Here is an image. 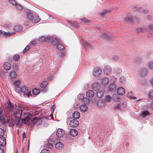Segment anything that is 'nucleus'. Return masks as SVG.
Instances as JSON below:
<instances>
[{"mask_svg": "<svg viewBox=\"0 0 153 153\" xmlns=\"http://www.w3.org/2000/svg\"><path fill=\"white\" fill-rule=\"evenodd\" d=\"M7 106L8 107L11 114L16 120L21 119L24 124L29 126L31 123L30 120L32 114L30 112L26 111L22 114V110L20 108H17L14 104L12 103L9 100H7Z\"/></svg>", "mask_w": 153, "mask_h": 153, "instance_id": "nucleus-1", "label": "nucleus"}, {"mask_svg": "<svg viewBox=\"0 0 153 153\" xmlns=\"http://www.w3.org/2000/svg\"><path fill=\"white\" fill-rule=\"evenodd\" d=\"M39 40L42 41H43L45 40H48L51 42L52 44L54 45H56L58 42V41L57 39L51 37H48L46 38H45L44 37H41L40 38Z\"/></svg>", "mask_w": 153, "mask_h": 153, "instance_id": "nucleus-2", "label": "nucleus"}, {"mask_svg": "<svg viewBox=\"0 0 153 153\" xmlns=\"http://www.w3.org/2000/svg\"><path fill=\"white\" fill-rule=\"evenodd\" d=\"M102 73V70L100 67H97L94 68L92 74L94 77H98Z\"/></svg>", "mask_w": 153, "mask_h": 153, "instance_id": "nucleus-3", "label": "nucleus"}, {"mask_svg": "<svg viewBox=\"0 0 153 153\" xmlns=\"http://www.w3.org/2000/svg\"><path fill=\"white\" fill-rule=\"evenodd\" d=\"M111 67L109 65L105 66L103 70L104 73L107 75H109L111 73Z\"/></svg>", "mask_w": 153, "mask_h": 153, "instance_id": "nucleus-4", "label": "nucleus"}, {"mask_svg": "<svg viewBox=\"0 0 153 153\" xmlns=\"http://www.w3.org/2000/svg\"><path fill=\"white\" fill-rule=\"evenodd\" d=\"M21 92L23 93L24 95L28 96L29 97L31 95L30 91H28L27 88L25 85H23L21 87Z\"/></svg>", "mask_w": 153, "mask_h": 153, "instance_id": "nucleus-5", "label": "nucleus"}, {"mask_svg": "<svg viewBox=\"0 0 153 153\" xmlns=\"http://www.w3.org/2000/svg\"><path fill=\"white\" fill-rule=\"evenodd\" d=\"M78 125V121L75 119L71 120L70 122V125L71 127H76Z\"/></svg>", "mask_w": 153, "mask_h": 153, "instance_id": "nucleus-6", "label": "nucleus"}, {"mask_svg": "<svg viewBox=\"0 0 153 153\" xmlns=\"http://www.w3.org/2000/svg\"><path fill=\"white\" fill-rule=\"evenodd\" d=\"M65 132V131L63 129L59 128L56 131V134L58 137H60L63 136Z\"/></svg>", "mask_w": 153, "mask_h": 153, "instance_id": "nucleus-7", "label": "nucleus"}, {"mask_svg": "<svg viewBox=\"0 0 153 153\" xmlns=\"http://www.w3.org/2000/svg\"><path fill=\"white\" fill-rule=\"evenodd\" d=\"M100 84L97 82L94 83L92 85V89L95 91H98L100 88Z\"/></svg>", "mask_w": 153, "mask_h": 153, "instance_id": "nucleus-8", "label": "nucleus"}, {"mask_svg": "<svg viewBox=\"0 0 153 153\" xmlns=\"http://www.w3.org/2000/svg\"><path fill=\"white\" fill-rule=\"evenodd\" d=\"M88 106L85 104H82L79 107L80 111L82 112H86L88 110Z\"/></svg>", "mask_w": 153, "mask_h": 153, "instance_id": "nucleus-9", "label": "nucleus"}, {"mask_svg": "<svg viewBox=\"0 0 153 153\" xmlns=\"http://www.w3.org/2000/svg\"><path fill=\"white\" fill-rule=\"evenodd\" d=\"M101 83L103 85H106L109 83L108 79L107 77H104L101 79Z\"/></svg>", "mask_w": 153, "mask_h": 153, "instance_id": "nucleus-10", "label": "nucleus"}, {"mask_svg": "<svg viewBox=\"0 0 153 153\" xmlns=\"http://www.w3.org/2000/svg\"><path fill=\"white\" fill-rule=\"evenodd\" d=\"M125 21L133 23L134 21V18L133 17L132 15L128 16L125 18Z\"/></svg>", "mask_w": 153, "mask_h": 153, "instance_id": "nucleus-11", "label": "nucleus"}, {"mask_svg": "<svg viewBox=\"0 0 153 153\" xmlns=\"http://www.w3.org/2000/svg\"><path fill=\"white\" fill-rule=\"evenodd\" d=\"M117 92L119 95H123L125 93V91L123 88L120 87L117 89Z\"/></svg>", "mask_w": 153, "mask_h": 153, "instance_id": "nucleus-12", "label": "nucleus"}, {"mask_svg": "<svg viewBox=\"0 0 153 153\" xmlns=\"http://www.w3.org/2000/svg\"><path fill=\"white\" fill-rule=\"evenodd\" d=\"M94 95V92L91 90H89L86 92V96L89 98L93 97Z\"/></svg>", "mask_w": 153, "mask_h": 153, "instance_id": "nucleus-13", "label": "nucleus"}, {"mask_svg": "<svg viewBox=\"0 0 153 153\" xmlns=\"http://www.w3.org/2000/svg\"><path fill=\"white\" fill-rule=\"evenodd\" d=\"M6 144V141L5 138L0 139V147H4Z\"/></svg>", "mask_w": 153, "mask_h": 153, "instance_id": "nucleus-14", "label": "nucleus"}, {"mask_svg": "<svg viewBox=\"0 0 153 153\" xmlns=\"http://www.w3.org/2000/svg\"><path fill=\"white\" fill-rule=\"evenodd\" d=\"M142 60V58H141L140 56L136 57L134 59V62L137 64H140Z\"/></svg>", "mask_w": 153, "mask_h": 153, "instance_id": "nucleus-15", "label": "nucleus"}, {"mask_svg": "<svg viewBox=\"0 0 153 153\" xmlns=\"http://www.w3.org/2000/svg\"><path fill=\"white\" fill-rule=\"evenodd\" d=\"M109 89L111 92H114L116 90V87L114 84L112 83L109 85Z\"/></svg>", "mask_w": 153, "mask_h": 153, "instance_id": "nucleus-16", "label": "nucleus"}, {"mask_svg": "<svg viewBox=\"0 0 153 153\" xmlns=\"http://www.w3.org/2000/svg\"><path fill=\"white\" fill-rule=\"evenodd\" d=\"M73 117L75 119H78L80 117V114L78 111H75L72 114Z\"/></svg>", "mask_w": 153, "mask_h": 153, "instance_id": "nucleus-17", "label": "nucleus"}, {"mask_svg": "<svg viewBox=\"0 0 153 153\" xmlns=\"http://www.w3.org/2000/svg\"><path fill=\"white\" fill-rule=\"evenodd\" d=\"M3 67L4 69L6 70H9L11 68V65L8 62H6L3 65Z\"/></svg>", "mask_w": 153, "mask_h": 153, "instance_id": "nucleus-18", "label": "nucleus"}, {"mask_svg": "<svg viewBox=\"0 0 153 153\" xmlns=\"http://www.w3.org/2000/svg\"><path fill=\"white\" fill-rule=\"evenodd\" d=\"M137 74L139 77L143 78V69L142 68L139 69L137 71Z\"/></svg>", "mask_w": 153, "mask_h": 153, "instance_id": "nucleus-19", "label": "nucleus"}, {"mask_svg": "<svg viewBox=\"0 0 153 153\" xmlns=\"http://www.w3.org/2000/svg\"><path fill=\"white\" fill-rule=\"evenodd\" d=\"M63 144L61 142H58L55 145L56 148L58 149H60L64 147Z\"/></svg>", "mask_w": 153, "mask_h": 153, "instance_id": "nucleus-20", "label": "nucleus"}, {"mask_svg": "<svg viewBox=\"0 0 153 153\" xmlns=\"http://www.w3.org/2000/svg\"><path fill=\"white\" fill-rule=\"evenodd\" d=\"M40 21L39 17L36 16H34L32 19H31V21L33 23H37Z\"/></svg>", "mask_w": 153, "mask_h": 153, "instance_id": "nucleus-21", "label": "nucleus"}, {"mask_svg": "<svg viewBox=\"0 0 153 153\" xmlns=\"http://www.w3.org/2000/svg\"><path fill=\"white\" fill-rule=\"evenodd\" d=\"M70 134L73 136H75L78 134V132L76 129H72L70 131Z\"/></svg>", "mask_w": 153, "mask_h": 153, "instance_id": "nucleus-22", "label": "nucleus"}, {"mask_svg": "<svg viewBox=\"0 0 153 153\" xmlns=\"http://www.w3.org/2000/svg\"><path fill=\"white\" fill-rule=\"evenodd\" d=\"M112 98L111 97L108 95H107L105 96L104 98L105 102H110Z\"/></svg>", "mask_w": 153, "mask_h": 153, "instance_id": "nucleus-23", "label": "nucleus"}, {"mask_svg": "<svg viewBox=\"0 0 153 153\" xmlns=\"http://www.w3.org/2000/svg\"><path fill=\"white\" fill-rule=\"evenodd\" d=\"M7 119L5 117H0V125L4 124L6 122Z\"/></svg>", "mask_w": 153, "mask_h": 153, "instance_id": "nucleus-24", "label": "nucleus"}, {"mask_svg": "<svg viewBox=\"0 0 153 153\" xmlns=\"http://www.w3.org/2000/svg\"><path fill=\"white\" fill-rule=\"evenodd\" d=\"M52 140L51 139L49 140L47 143V146L49 149H51L53 147Z\"/></svg>", "mask_w": 153, "mask_h": 153, "instance_id": "nucleus-25", "label": "nucleus"}, {"mask_svg": "<svg viewBox=\"0 0 153 153\" xmlns=\"http://www.w3.org/2000/svg\"><path fill=\"white\" fill-rule=\"evenodd\" d=\"M97 105L98 106L101 107L104 106L105 103L103 100H99L97 102Z\"/></svg>", "mask_w": 153, "mask_h": 153, "instance_id": "nucleus-26", "label": "nucleus"}, {"mask_svg": "<svg viewBox=\"0 0 153 153\" xmlns=\"http://www.w3.org/2000/svg\"><path fill=\"white\" fill-rule=\"evenodd\" d=\"M127 96L131 99H135L136 98L133 97V94L131 91L129 92L127 94Z\"/></svg>", "mask_w": 153, "mask_h": 153, "instance_id": "nucleus-27", "label": "nucleus"}, {"mask_svg": "<svg viewBox=\"0 0 153 153\" xmlns=\"http://www.w3.org/2000/svg\"><path fill=\"white\" fill-rule=\"evenodd\" d=\"M39 120V118L38 117H34L33 119H32L31 120V124H32L33 125L36 122H37L38 120Z\"/></svg>", "mask_w": 153, "mask_h": 153, "instance_id": "nucleus-28", "label": "nucleus"}, {"mask_svg": "<svg viewBox=\"0 0 153 153\" xmlns=\"http://www.w3.org/2000/svg\"><path fill=\"white\" fill-rule=\"evenodd\" d=\"M126 78L124 76H121L119 78V81L122 83H124L126 82Z\"/></svg>", "mask_w": 153, "mask_h": 153, "instance_id": "nucleus-29", "label": "nucleus"}, {"mask_svg": "<svg viewBox=\"0 0 153 153\" xmlns=\"http://www.w3.org/2000/svg\"><path fill=\"white\" fill-rule=\"evenodd\" d=\"M21 87H15L14 90L17 93L19 94L21 92Z\"/></svg>", "mask_w": 153, "mask_h": 153, "instance_id": "nucleus-30", "label": "nucleus"}, {"mask_svg": "<svg viewBox=\"0 0 153 153\" xmlns=\"http://www.w3.org/2000/svg\"><path fill=\"white\" fill-rule=\"evenodd\" d=\"M48 84V82L47 81H45L43 82L40 84V87L41 88H44L46 87Z\"/></svg>", "mask_w": 153, "mask_h": 153, "instance_id": "nucleus-31", "label": "nucleus"}, {"mask_svg": "<svg viewBox=\"0 0 153 153\" xmlns=\"http://www.w3.org/2000/svg\"><path fill=\"white\" fill-rule=\"evenodd\" d=\"M33 16V15L32 13L31 12H28L27 14V17L30 21H31V19H32Z\"/></svg>", "mask_w": 153, "mask_h": 153, "instance_id": "nucleus-32", "label": "nucleus"}, {"mask_svg": "<svg viewBox=\"0 0 153 153\" xmlns=\"http://www.w3.org/2000/svg\"><path fill=\"white\" fill-rule=\"evenodd\" d=\"M10 76L13 78H15L16 76V73L15 72H10L9 73Z\"/></svg>", "mask_w": 153, "mask_h": 153, "instance_id": "nucleus-33", "label": "nucleus"}, {"mask_svg": "<svg viewBox=\"0 0 153 153\" xmlns=\"http://www.w3.org/2000/svg\"><path fill=\"white\" fill-rule=\"evenodd\" d=\"M21 82L19 80H17L14 82V85L15 87L18 86L19 87L21 84Z\"/></svg>", "mask_w": 153, "mask_h": 153, "instance_id": "nucleus-34", "label": "nucleus"}, {"mask_svg": "<svg viewBox=\"0 0 153 153\" xmlns=\"http://www.w3.org/2000/svg\"><path fill=\"white\" fill-rule=\"evenodd\" d=\"M40 91L37 89H34L32 91V93L33 95H36L39 93Z\"/></svg>", "mask_w": 153, "mask_h": 153, "instance_id": "nucleus-35", "label": "nucleus"}, {"mask_svg": "<svg viewBox=\"0 0 153 153\" xmlns=\"http://www.w3.org/2000/svg\"><path fill=\"white\" fill-rule=\"evenodd\" d=\"M101 37L105 39L108 40L109 39V36L105 34H102L101 35Z\"/></svg>", "mask_w": 153, "mask_h": 153, "instance_id": "nucleus-36", "label": "nucleus"}, {"mask_svg": "<svg viewBox=\"0 0 153 153\" xmlns=\"http://www.w3.org/2000/svg\"><path fill=\"white\" fill-rule=\"evenodd\" d=\"M96 95L99 98H101L103 95V93L101 91H98L96 93Z\"/></svg>", "mask_w": 153, "mask_h": 153, "instance_id": "nucleus-37", "label": "nucleus"}, {"mask_svg": "<svg viewBox=\"0 0 153 153\" xmlns=\"http://www.w3.org/2000/svg\"><path fill=\"white\" fill-rule=\"evenodd\" d=\"M113 98L114 100L117 102H119L120 101V99L119 97L116 95H114Z\"/></svg>", "mask_w": 153, "mask_h": 153, "instance_id": "nucleus-38", "label": "nucleus"}, {"mask_svg": "<svg viewBox=\"0 0 153 153\" xmlns=\"http://www.w3.org/2000/svg\"><path fill=\"white\" fill-rule=\"evenodd\" d=\"M122 72V70L120 68H117L116 70L115 73L117 74H120Z\"/></svg>", "mask_w": 153, "mask_h": 153, "instance_id": "nucleus-39", "label": "nucleus"}, {"mask_svg": "<svg viewBox=\"0 0 153 153\" xmlns=\"http://www.w3.org/2000/svg\"><path fill=\"white\" fill-rule=\"evenodd\" d=\"M57 48L59 50H61L64 48V46L61 44H59L57 45Z\"/></svg>", "mask_w": 153, "mask_h": 153, "instance_id": "nucleus-40", "label": "nucleus"}, {"mask_svg": "<svg viewBox=\"0 0 153 153\" xmlns=\"http://www.w3.org/2000/svg\"><path fill=\"white\" fill-rule=\"evenodd\" d=\"M148 65L151 70H153V61L149 62Z\"/></svg>", "mask_w": 153, "mask_h": 153, "instance_id": "nucleus-41", "label": "nucleus"}, {"mask_svg": "<svg viewBox=\"0 0 153 153\" xmlns=\"http://www.w3.org/2000/svg\"><path fill=\"white\" fill-rule=\"evenodd\" d=\"M112 59L113 60L117 61L119 60V57L117 56L114 55L112 57Z\"/></svg>", "mask_w": 153, "mask_h": 153, "instance_id": "nucleus-42", "label": "nucleus"}, {"mask_svg": "<svg viewBox=\"0 0 153 153\" xmlns=\"http://www.w3.org/2000/svg\"><path fill=\"white\" fill-rule=\"evenodd\" d=\"M20 56L18 54H16L13 56V58L15 61H17L19 59Z\"/></svg>", "mask_w": 153, "mask_h": 153, "instance_id": "nucleus-43", "label": "nucleus"}, {"mask_svg": "<svg viewBox=\"0 0 153 153\" xmlns=\"http://www.w3.org/2000/svg\"><path fill=\"white\" fill-rule=\"evenodd\" d=\"M4 132L2 128H0V138L2 137L4 135Z\"/></svg>", "mask_w": 153, "mask_h": 153, "instance_id": "nucleus-44", "label": "nucleus"}, {"mask_svg": "<svg viewBox=\"0 0 153 153\" xmlns=\"http://www.w3.org/2000/svg\"><path fill=\"white\" fill-rule=\"evenodd\" d=\"M14 33L4 32L3 34L6 36H10L14 34Z\"/></svg>", "mask_w": 153, "mask_h": 153, "instance_id": "nucleus-45", "label": "nucleus"}, {"mask_svg": "<svg viewBox=\"0 0 153 153\" xmlns=\"http://www.w3.org/2000/svg\"><path fill=\"white\" fill-rule=\"evenodd\" d=\"M149 97L151 99L153 98V90H151L149 93Z\"/></svg>", "mask_w": 153, "mask_h": 153, "instance_id": "nucleus-46", "label": "nucleus"}, {"mask_svg": "<svg viewBox=\"0 0 153 153\" xmlns=\"http://www.w3.org/2000/svg\"><path fill=\"white\" fill-rule=\"evenodd\" d=\"M16 7L18 10H21L22 9V7L21 5L19 4H17L16 5Z\"/></svg>", "mask_w": 153, "mask_h": 153, "instance_id": "nucleus-47", "label": "nucleus"}, {"mask_svg": "<svg viewBox=\"0 0 153 153\" xmlns=\"http://www.w3.org/2000/svg\"><path fill=\"white\" fill-rule=\"evenodd\" d=\"M78 98L80 100H82L84 99V97L83 94H79L78 96Z\"/></svg>", "mask_w": 153, "mask_h": 153, "instance_id": "nucleus-48", "label": "nucleus"}, {"mask_svg": "<svg viewBox=\"0 0 153 153\" xmlns=\"http://www.w3.org/2000/svg\"><path fill=\"white\" fill-rule=\"evenodd\" d=\"M41 153H50L49 150L46 149H43L41 152Z\"/></svg>", "mask_w": 153, "mask_h": 153, "instance_id": "nucleus-49", "label": "nucleus"}, {"mask_svg": "<svg viewBox=\"0 0 153 153\" xmlns=\"http://www.w3.org/2000/svg\"><path fill=\"white\" fill-rule=\"evenodd\" d=\"M148 27L150 30L153 31V23L150 24Z\"/></svg>", "mask_w": 153, "mask_h": 153, "instance_id": "nucleus-50", "label": "nucleus"}, {"mask_svg": "<svg viewBox=\"0 0 153 153\" xmlns=\"http://www.w3.org/2000/svg\"><path fill=\"white\" fill-rule=\"evenodd\" d=\"M10 3L13 5H15L16 4V2L14 0H9Z\"/></svg>", "mask_w": 153, "mask_h": 153, "instance_id": "nucleus-51", "label": "nucleus"}, {"mask_svg": "<svg viewBox=\"0 0 153 153\" xmlns=\"http://www.w3.org/2000/svg\"><path fill=\"white\" fill-rule=\"evenodd\" d=\"M136 31L137 32H141L143 31V29L141 27H138L136 29Z\"/></svg>", "mask_w": 153, "mask_h": 153, "instance_id": "nucleus-52", "label": "nucleus"}, {"mask_svg": "<svg viewBox=\"0 0 153 153\" xmlns=\"http://www.w3.org/2000/svg\"><path fill=\"white\" fill-rule=\"evenodd\" d=\"M149 112L147 111H144V117L147 115H149Z\"/></svg>", "mask_w": 153, "mask_h": 153, "instance_id": "nucleus-53", "label": "nucleus"}, {"mask_svg": "<svg viewBox=\"0 0 153 153\" xmlns=\"http://www.w3.org/2000/svg\"><path fill=\"white\" fill-rule=\"evenodd\" d=\"M29 48V46H27L23 51V53H25Z\"/></svg>", "mask_w": 153, "mask_h": 153, "instance_id": "nucleus-54", "label": "nucleus"}, {"mask_svg": "<svg viewBox=\"0 0 153 153\" xmlns=\"http://www.w3.org/2000/svg\"><path fill=\"white\" fill-rule=\"evenodd\" d=\"M149 82L150 84L153 86V77L151 78L149 80Z\"/></svg>", "mask_w": 153, "mask_h": 153, "instance_id": "nucleus-55", "label": "nucleus"}, {"mask_svg": "<svg viewBox=\"0 0 153 153\" xmlns=\"http://www.w3.org/2000/svg\"><path fill=\"white\" fill-rule=\"evenodd\" d=\"M4 27L6 28H9L10 27V24H7L4 25Z\"/></svg>", "mask_w": 153, "mask_h": 153, "instance_id": "nucleus-56", "label": "nucleus"}, {"mask_svg": "<svg viewBox=\"0 0 153 153\" xmlns=\"http://www.w3.org/2000/svg\"><path fill=\"white\" fill-rule=\"evenodd\" d=\"M81 20L84 22H88V20L85 18H83L81 19Z\"/></svg>", "mask_w": 153, "mask_h": 153, "instance_id": "nucleus-57", "label": "nucleus"}, {"mask_svg": "<svg viewBox=\"0 0 153 153\" xmlns=\"http://www.w3.org/2000/svg\"><path fill=\"white\" fill-rule=\"evenodd\" d=\"M26 138V134L25 132H24L22 134V139L23 140L24 138Z\"/></svg>", "mask_w": 153, "mask_h": 153, "instance_id": "nucleus-58", "label": "nucleus"}, {"mask_svg": "<svg viewBox=\"0 0 153 153\" xmlns=\"http://www.w3.org/2000/svg\"><path fill=\"white\" fill-rule=\"evenodd\" d=\"M51 109L52 112H54L55 109V106L54 105H52L51 106Z\"/></svg>", "mask_w": 153, "mask_h": 153, "instance_id": "nucleus-59", "label": "nucleus"}, {"mask_svg": "<svg viewBox=\"0 0 153 153\" xmlns=\"http://www.w3.org/2000/svg\"><path fill=\"white\" fill-rule=\"evenodd\" d=\"M120 107V106L119 105H116L114 107V109H117L118 108H119Z\"/></svg>", "mask_w": 153, "mask_h": 153, "instance_id": "nucleus-60", "label": "nucleus"}, {"mask_svg": "<svg viewBox=\"0 0 153 153\" xmlns=\"http://www.w3.org/2000/svg\"><path fill=\"white\" fill-rule=\"evenodd\" d=\"M3 110L2 108L0 107V116L2 114Z\"/></svg>", "mask_w": 153, "mask_h": 153, "instance_id": "nucleus-61", "label": "nucleus"}, {"mask_svg": "<svg viewBox=\"0 0 153 153\" xmlns=\"http://www.w3.org/2000/svg\"><path fill=\"white\" fill-rule=\"evenodd\" d=\"M3 149L1 148H0V153H3Z\"/></svg>", "mask_w": 153, "mask_h": 153, "instance_id": "nucleus-62", "label": "nucleus"}, {"mask_svg": "<svg viewBox=\"0 0 153 153\" xmlns=\"http://www.w3.org/2000/svg\"><path fill=\"white\" fill-rule=\"evenodd\" d=\"M140 116L143 117V111L142 112V113Z\"/></svg>", "mask_w": 153, "mask_h": 153, "instance_id": "nucleus-63", "label": "nucleus"}, {"mask_svg": "<svg viewBox=\"0 0 153 153\" xmlns=\"http://www.w3.org/2000/svg\"><path fill=\"white\" fill-rule=\"evenodd\" d=\"M106 12L105 11H104V12H102V13H101V15L102 16H103V15H104L105 14V13H106Z\"/></svg>", "mask_w": 153, "mask_h": 153, "instance_id": "nucleus-64", "label": "nucleus"}]
</instances>
